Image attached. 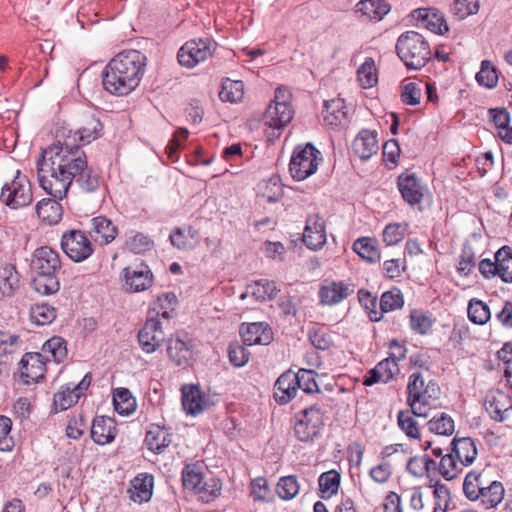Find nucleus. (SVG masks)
I'll use <instances>...</instances> for the list:
<instances>
[{
  "label": "nucleus",
  "mask_w": 512,
  "mask_h": 512,
  "mask_svg": "<svg viewBox=\"0 0 512 512\" xmlns=\"http://www.w3.org/2000/svg\"><path fill=\"white\" fill-rule=\"evenodd\" d=\"M36 170L40 187L58 199L66 197L73 180L83 193H93L100 187V178L88 167L85 152L69 141L58 139L43 149Z\"/></svg>",
  "instance_id": "nucleus-1"
},
{
  "label": "nucleus",
  "mask_w": 512,
  "mask_h": 512,
  "mask_svg": "<svg viewBox=\"0 0 512 512\" xmlns=\"http://www.w3.org/2000/svg\"><path fill=\"white\" fill-rule=\"evenodd\" d=\"M146 56L138 50H124L106 65L103 87L111 94L124 96L135 90L144 74Z\"/></svg>",
  "instance_id": "nucleus-2"
},
{
  "label": "nucleus",
  "mask_w": 512,
  "mask_h": 512,
  "mask_svg": "<svg viewBox=\"0 0 512 512\" xmlns=\"http://www.w3.org/2000/svg\"><path fill=\"white\" fill-rule=\"evenodd\" d=\"M61 260L57 251L48 246L37 248L31 259V269L35 273L32 281L34 289L42 295H52L59 291Z\"/></svg>",
  "instance_id": "nucleus-3"
},
{
  "label": "nucleus",
  "mask_w": 512,
  "mask_h": 512,
  "mask_svg": "<svg viewBox=\"0 0 512 512\" xmlns=\"http://www.w3.org/2000/svg\"><path fill=\"white\" fill-rule=\"evenodd\" d=\"M291 100L292 94L288 88L282 86L276 88L274 97L264 114V123L268 127L265 131L268 142L279 138L282 129L293 119L295 111Z\"/></svg>",
  "instance_id": "nucleus-4"
},
{
  "label": "nucleus",
  "mask_w": 512,
  "mask_h": 512,
  "mask_svg": "<svg viewBox=\"0 0 512 512\" xmlns=\"http://www.w3.org/2000/svg\"><path fill=\"white\" fill-rule=\"evenodd\" d=\"M408 404L412 413L418 417H427L429 410L436 407L440 396V387L433 381L425 384L420 373H412L407 385Z\"/></svg>",
  "instance_id": "nucleus-5"
},
{
  "label": "nucleus",
  "mask_w": 512,
  "mask_h": 512,
  "mask_svg": "<svg viewBox=\"0 0 512 512\" xmlns=\"http://www.w3.org/2000/svg\"><path fill=\"white\" fill-rule=\"evenodd\" d=\"M396 51L404 65L411 70L421 69L431 58L428 42L416 31L402 33L398 37Z\"/></svg>",
  "instance_id": "nucleus-6"
},
{
  "label": "nucleus",
  "mask_w": 512,
  "mask_h": 512,
  "mask_svg": "<svg viewBox=\"0 0 512 512\" xmlns=\"http://www.w3.org/2000/svg\"><path fill=\"white\" fill-rule=\"evenodd\" d=\"M327 419L326 410L318 404L300 411L294 424L295 437L301 442L313 443L321 436Z\"/></svg>",
  "instance_id": "nucleus-7"
},
{
  "label": "nucleus",
  "mask_w": 512,
  "mask_h": 512,
  "mask_svg": "<svg viewBox=\"0 0 512 512\" xmlns=\"http://www.w3.org/2000/svg\"><path fill=\"white\" fill-rule=\"evenodd\" d=\"M0 199L11 209L29 206L33 201V192L27 176L17 171L14 178L3 185Z\"/></svg>",
  "instance_id": "nucleus-8"
},
{
  "label": "nucleus",
  "mask_w": 512,
  "mask_h": 512,
  "mask_svg": "<svg viewBox=\"0 0 512 512\" xmlns=\"http://www.w3.org/2000/svg\"><path fill=\"white\" fill-rule=\"evenodd\" d=\"M319 154L320 152L309 143L305 146H297L289 163L292 178L302 181L313 175L318 169Z\"/></svg>",
  "instance_id": "nucleus-9"
},
{
  "label": "nucleus",
  "mask_w": 512,
  "mask_h": 512,
  "mask_svg": "<svg viewBox=\"0 0 512 512\" xmlns=\"http://www.w3.org/2000/svg\"><path fill=\"white\" fill-rule=\"evenodd\" d=\"M215 49L216 43L209 38L190 40L179 49L178 62L183 67L193 68L210 58Z\"/></svg>",
  "instance_id": "nucleus-10"
},
{
  "label": "nucleus",
  "mask_w": 512,
  "mask_h": 512,
  "mask_svg": "<svg viewBox=\"0 0 512 512\" xmlns=\"http://www.w3.org/2000/svg\"><path fill=\"white\" fill-rule=\"evenodd\" d=\"M61 248L74 262L86 260L94 251L90 239L80 230H70L63 233Z\"/></svg>",
  "instance_id": "nucleus-11"
},
{
  "label": "nucleus",
  "mask_w": 512,
  "mask_h": 512,
  "mask_svg": "<svg viewBox=\"0 0 512 512\" xmlns=\"http://www.w3.org/2000/svg\"><path fill=\"white\" fill-rule=\"evenodd\" d=\"M91 384L90 374H86L82 380L77 383H69L62 386L54 395L53 404L57 411H64L78 402Z\"/></svg>",
  "instance_id": "nucleus-12"
},
{
  "label": "nucleus",
  "mask_w": 512,
  "mask_h": 512,
  "mask_svg": "<svg viewBox=\"0 0 512 512\" xmlns=\"http://www.w3.org/2000/svg\"><path fill=\"white\" fill-rule=\"evenodd\" d=\"M165 334L161 321L157 317H150L138 333L140 347L145 353L155 352L164 342Z\"/></svg>",
  "instance_id": "nucleus-13"
},
{
  "label": "nucleus",
  "mask_w": 512,
  "mask_h": 512,
  "mask_svg": "<svg viewBox=\"0 0 512 512\" xmlns=\"http://www.w3.org/2000/svg\"><path fill=\"white\" fill-rule=\"evenodd\" d=\"M484 407L493 420L503 422L512 411V399L501 390H490L484 398Z\"/></svg>",
  "instance_id": "nucleus-14"
},
{
  "label": "nucleus",
  "mask_w": 512,
  "mask_h": 512,
  "mask_svg": "<svg viewBox=\"0 0 512 512\" xmlns=\"http://www.w3.org/2000/svg\"><path fill=\"white\" fill-rule=\"evenodd\" d=\"M325 221L318 214L309 215L303 232V242L311 250L321 249L326 243Z\"/></svg>",
  "instance_id": "nucleus-15"
},
{
  "label": "nucleus",
  "mask_w": 512,
  "mask_h": 512,
  "mask_svg": "<svg viewBox=\"0 0 512 512\" xmlns=\"http://www.w3.org/2000/svg\"><path fill=\"white\" fill-rule=\"evenodd\" d=\"M125 285L131 292H141L150 288L153 274L148 265L140 263L123 270Z\"/></svg>",
  "instance_id": "nucleus-16"
},
{
  "label": "nucleus",
  "mask_w": 512,
  "mask_h": 512,
  "mask_svg": "<svg viewBox=\"0 0 512 512\" xmlns=\"http://www.w3.org/2000/svg\"><path fill=\"white\" fill-rule=\"evenodd\" d=\"M46 371L44 355L41 353H27L20 361V373L24 383L30 384L43 379Z\"/></svg>",
  "instance_id": "nucleus-17"
},
{
  "label": "nucleus",
  "mask_w": 512,
  "mask_h": 512,
  "mask_svg": "<svg viewBox=\"0 0 512 512\" xmlns=\"http://www.w3.org/2000/svg\"><path fill=\"white\" fill-rule=\"evenodd\" d=\"M418 26L424 27L434 33L444 34L448 29L444 15L434 8H420L411 13Z\"/></svg>",
  "instance_id": "nucleus-18"
},
{
  "label": "nucleus",
  "mask_w": 512,
  "mask_h": 512,
  "mask_svg": "<svg viewBox=\"0 0 512 512\" xmlns=\"http://www.w3.org/2000/svg\"><path fill=\"white\" fill-rule=\"evenodd\" d=\"M390 11V6L383 0H360L354 8L356 17L363 22H378Z\"/></svg>",
  "instance_id": "nucleus-19"
},
{
  "label": "nucleus",
  "mask_w": 512,
  "mask_h": 512,
  "mask_svg": "<svg viewBox=\"0 0 512 512\" xmlns=\"http://www.w3.org/2000/svg\"><path fill=\"white\" fill-rule=\"evenodd\" d=\"M181 392L182 406L188 415L195 416L206 409L208 401L198 385H184Z\"/></svg>",
  "instance_id": "nucleus-20"
},
{
  "label": "nucleus",
  "mask_w": 512,
  "mask_h": 512,
  "mask_svg": "<svg viewBox=\"0 0 512 512\" xmlns=\"http://www.w3.org/2000/svg\"><path fill=\"white\" fill-rule=\"evenodd\" d=\"M398 188L405 202L409 205L421 203L424 187L412 173H403L398 177Z\"/></svg>",
  "instance_id": "nucleus-21"
},
{
  "label": "nucleus",
  "mask_w": 512,
  "mask_h": 512,
  "mask_svg": "<svg viewBox=\"0 0 512 512\" xmlns=\"http://www.w3.org/2000/svg\"><path fill=\"white\" fill-rule=\"evenodd\" d=\"M101 131L102 124L100 121L94 116H89L87 117L85 124L80 128L74 132L70 130L69 134L62 142L69 141L73 145H76L75 142L78 140L83 145L89 144L100 137Z\"/></svg>",
  "instance_id": "nucleus-22"
},
{
  "label": "nucleus",
  "mask_w": 512,
  "mask_h": 512,
  "mask_svg": "<svg viewBox=\"0 0 512 512\" xmlns=\"http://www.w3.org/2000/svg\"><path fill=\"white\" fill-rule=\"evenodd\" d=\"M90 234L96 242L107 245L118 235L117 226L105 216H97L90 220Z\"/></svg>",
  "instance_id": "nucleus-23"
},
{
  "label": "nucleus",
  "mask_w": 512,
  "mask_h": 512,
  "mask_svg": "<svg viewBox=\"0 0 512 512\" xmlns=\"http://www.w3.org/2000/svg\"><path fill=\"white\" fill-rule=\"evenodd\" d=\"M353 290L342 281H325L319 290L321 303L324 305H336L346 299Z\"/></svg>",
  "instance_id": "nucleus-24"
},
{
  "label": "nucleus",
  "mask_w": 512,
  "mask_h": 512,
  "mask_svg": "<svg viewBox=\"0 0 512 512\" xmlns=\"http://www.w3.org/2000/svg\"><path fill=\"white\" fill-rule=\"evenodd\" d=\"M117 434L115 421L110 417H96L91 426V438L98 445L112 442Z\"/></svg>",
  "instance_id": "nucleus-25"
},
{
  "label": "nucleus",
  "mask_w": 512,
  "mask_h": 512,
  "mask_svg": "<svg viewBox=\"0 0 512 512\" xmlns=\"http://www.w3.org/2000/svg\"><path fill=\"white\" fill-rule=\"evenodd\" d=\"M398 373V364L394 360L386 358L369 371L368 375L364 378L363 384L371 386L379 382L388 383Z\"/></svg>",
  "instance_id": "nucleus-26"
},
{
  "label": "nucleus",
  "mask_w": 512,
  "mask_h": 512,
  "mask_svg": "<svg viewBox=\"0 0 512 512\" xmlns=\"http://www.w3.org/2000/svg\"><path fill=\"white\" fill-rule=\"evenodd\" d=\"M152 491L153 476L142 473L131 481L127 494L134 502L143 503L151 499Z\"/></svg>",
  "instance_id": "nucleus-27"
},
{
  "label": "nucleus",
  "mask_w": 512,
  "mask_h": 512,
  "mask_svg": "<svg viewBox=\"0 0 512 512\" xmlns=\"http://www.w3.org/2000/svg\"><path fill=\"white\" fill-rule=\"evenodd\" d=\"M323 118L327 125L342 126L347 123L348 112L345 102L341 98H335L324 102Z\"/></svg>",
  "instance_id": "nucleus-28"
},
{
  "label": "nucleus",
  "mask_w": 512,
  "mask_h": 512,
  "mask_svg": "<svg viewBox=\"0 0 512 512\" xmlns=\"http://www.w3.org/2000/svg\"><path fill=\"white\" fill-rule=\"evenodd\" d=\"M379 150L376 134L370 130H362L353 141V151L361 159H369Z\"/></svg>",
  "instance_id": "nucleus-29"
},
{
  "label": "nucleus",
  "mask_w": 512,
  "mask_h": 512,
  "mask_svg": "<svg viewBox=\"0 0 512 512\" xmlns=\"http://www.w3.org/2000/svg\"><path fill=\"white\" fill-rule=\"evenodd\" d=\"M451 445V451L464 467L471 465L475 461L478 451L472 438H454Z\"/></svg>",
  "instance_id": "nucleus-30"
},
{
  "label": "nucleus",
  "mask_w": 512,
  "mask_h": 512,
  "mask_svg": "<svg viewBox=\"0 0 512 512\" xmlns=\"http://www.w3.org/2000/svg\"><path fill=\"white\" fill-rule=\"evenodd\" d=\"M297 393V381L294 373H283L276 381L274 387V397L280 404H286L291 401Z\"/></svg>",
  "instance_id": "nucleus-31"
},
{
  "label": "nucleus",
  "mask_w": 512,
  "mask_h": 512,
  "mask_svg": "<svg viewBox=\"0 0 512 512\" xmlns=\"http://www.w3.org/2000/svg\"><path fill=\"white\" fill-rule=\"evenodd\" d=\"M171 244L178 250L189 251L200 243L199 233L189 226L187 228H175L170 234Z\"/></svg>",
  "instance_id": "nucleus-32"
},
{
  "label": "nucleus",
  "mask_w": 512,
  "mask_h": 512,
  "mask_svg": "<svg viewBox=\"0 0 512 512\" xmlns=\"http://www.w3.org/2000/svg\"><path fill=\"white\" fill-rule=\"evenodd\" d=\"M171 434L159 425H151L145 436V443L149 450L162 453L171 444Z\"/></svg>",
  "instance_id": "nucleus-33"
},
{
  "label": "nucleus",
  "mask_w": 512,
  "mask_h": 512,
  "mask_svg": "<svg viewBox=\"0 0 512 512\" xmlns=\"http://www.w3.org/2000/svg\"><path fill=\"white\" fill-rule=\"evenodd\" d=\"M58 198H46L36 205V212L39 218L49 225L57 224L63 215V208Z\"/></svg>",
  "instance_id": "nucleus-34"
},
{
  "label": "nucleus",
  "mask_w": 512,
  "mask_h": 512,
  "mask_svg": "<svg viewBox=\"0 0 512 512\" xmlns=\"http://www.w3.org/2000/svg\"><path fill=\"white\" fill-rule=\"evenodd\" d=\"M19 287V274L12 264L0 265V298L11 296Z\"/></svg>",
  "instance_id": "nucleus-35"
},
{
  "label": "nucleus",
  "mask_w": 512,
  "mask_h": 512,
  "mask_svg": "<svg viewBox=\"0 0 512 512\" xmlns=\"http://www.w3.org/2000/svg\"><path fill=\"white\" fill-rule=\"evenodd\" d=\"M167 353L176 365L188 363L192 356L189 344L179 336L171 337L168 340Z\"/></svg>",
  "instance_id": "nucleus-36"
},
{
  "label": "nucleus",
  "mask_w": 512,
  "mask_h": 512,
  "mask_svg": "<svg viewBox=\"0 0 512 512\" xmlns=\"http://www.w3.org/2000/svg\"><path fill=\"white\" fill-rule=\"evenodd\" d=\"M181 476L183 487L193 493L205 479L203 466L199 463L186 464L182 469Z\"/></svg>",
  "instance_id": "nucleus-37"
},
{
  "label": "nucleus",
  "mask_w": 512,
  "mask_h": 512,
  "mask_svg": "<svg viewBox=\"0 0 512 512\" xmlns=\"http://www.w3.org/2000/svg\"><path fill=\"white\" fill-rule=\"evenodd\" d=\"M353 250L357 253L362 259L370 262L376 263L380 261V251L376 245L374 239L369 237H362L357 239L353 243Z\"/></svg>",
  "instance_id": "nucleus-38"
},
{
  "label": "nucleus",
  "mask_w": 512,
  "mask_h": 512,
  "mask_svg": "<svg viewBox=\"0 0 512 512\" xmlns=\"http://www.w3.org/2000/svg\"><path fill=\"white\" fill-rule=\"evenodd\" d=\"M492 121L498 129V136L507 144H512V127L509 126L510 115L505 109H491Z\"/></svg>",
  "instance_id": "nucleus-39"
},
{
  "label": "nucleus",
  "mask_w": 512,
  "mask_h": 512,
  "mask_svg": "<svg viewBox=\"0 0 512 512\" xmlns=\"http://www.w3.org/2000/svg\"><path fill=\"white\" fill-rule=\"evenodd\" d=\"M244 95V84L239 80L229 78L222 81L219 97L223 102L237 103Z\"/></svg>",
  "instance_id": "nucleus-40"
},
{
  "label": "nucleus",
  "mask_w": 512,
  "mask_h": 512,
  "mask_svg": "<svg viewBox=\"0 0 512 512\" xmlns=\"http://www.w3.org/2000/svg\"><path fill=\"white\" fill-rule=\"evenodd\" d=\"M504 487L499 481H492L489 483L484 491H481V497L479 500L486 509L495 508L499 505L504 498Z\"/></svg>",
  "instance_id": "nucleus-41"
},
{
  "label": "nucleus",
  "mask_w": 512,
  "mask_h": 512,
  "mask_svg": "<svg viewBox=\"0 0 512 512\" xmlns=\"http://www.w3.org/2000/svg\"><path fill=\"white\" fill-rule=\"evenodd\" d=\"M428 430L439 436H451L455 431L453 418L447 413L435 415L427 422Z\"/></svg>",
  "instance_id": "nucleus-42"
},
{
  "label": "nucleus",
  "mask_w": 512,
  "mask_h": 512,
  "mask_svg": "<svg viewBox=\"0 0 512 512\" xmlns=\"http://www.w3.org/2000/svg\"><path fill=\"white\" fill-rule=\"evenodd\" d=\"M115 411L120 415H130L135 411L136 402L130 391L126 388H117L113 394Z\"/></svg>",
  "instance_id": "nucleus-43"
},
{
  "label": "nucleus",
  "mask_w": 512,
  "mask_h": 512,
  "mask_svg": "<svg viewBox=\"0 0 512 512\" xmlns=\"http://www.w3.org/2000/svg\"><path fill=\"white\" fill-rule=\"evenodd\" d=\"M498 262V276L505 283L512 282V249L504 246L495 253Z\"/></svg>",
  "instance_id": "nucleus-44"
},
{
  "label": "nucleus",
  "mask_w": 512,
  "mask_h": 512,
  "mask_svg": "<svg viewBox=\"0 0 512 512\" xmlns=\"http://www.w3.org/2000/svg\"><path fill=\"white\" fill-rule=\"evenodd\" d=\"M221 493V482L216 478H205L200 486L195 490V494L199 500L209 503L215 500Z\"/></svg>",
  "instance_id": "nucleus-45"
},
{
  "label": "nucleus",
  "mask_w": 512,
  "mask_h": 512,
  "mask_svg": "<svg viewBox=\"0 0 512 512\" xmlns=\"http://www.w3.org/2000/svg\"><path fill=\"white\" fill-rule=\"evenodd\" d=\"M357 78L362 88L373 87L378 81V74L373 58H366L357 70Z\"/></svg>",
  "instance_id": "nucleus-46"
},
{
  "label": "nucleus",
  "mask_w": 512,
  "mask_h": 512,
  "mask_svg": "<svg viewBox=\"0 0 512 512\" xmlns=\"http://www.w3.org/2000/svg\"><path fill=\"white\" fill-rule=\"evenodd\" d=\"M319 488L322 498H330L338 492L340 474L336 470L324 472L319 477Z\"/></svg>",
  "instance_id": "nucleus-47"
},
{
  "label": "nucleus",
  "mask_w": 512,
  "mask_h": 512,
  "mask_svg": "<svg viewBox=\"0 0 512 512\" xmlns=\"http://www.w3.org/2000/svg\"><path fill=\"white\" fill-rule=\"evenodd\" d=\"M463 468L464 466L459 462L452 451L442 456L438 465L439 473L446 480L455 479L458 474L462 472Z\"/></svg>",
  "instance_id": "nucleus-48"
},
{
  "label": "nucleus",
  "mask_w": 512,
  "mask_h": 512,
  "mask_svg": "<svg viewBox=\"0 0 512 512\" xmlns=\"http://www.w3.org/2000/svg\"><path fill=\"white\" fill-rule=\"evenodd\" d=\"M125 237L126 248L136 254L146 252L153 246L152 240L141 232L130 231Z\"/></svg>",
  "instance_id": "nucleus-49"
},
{
  "label": "nucleus",
  "mask_w": 512,
  "mask_h": 512,
  "mask_svg": "<svg viewBox=\"0 0 512 512\" xmlns=\"http://www.w3.org/2000/svg\"><path fill=\"white\" fill-rule=\"evenodd\" d=\"M491 317L490 309L486 303L476 298L469 301L468 318L471 322L484 325Z\"/></svg>",
  "instance_id": "nucleus-50"
},
{
  "label": "nucleus",
  "mask_w": 512,
  "mask_h": 512,
  "mask_svg": "<svg viewBox=\"0 0 512 512\" xmlns=\"http://www.w3.org/2000/svg\"><path fill=\"white\" fill-rule=\"evenodd\" d=\"M43 353L46 355V359L49 360L51 356L54 362H61L67 355L66 344L61 337H52L47 340L42 347Z\"/></svg>",
  "instance_id": "nucleus-51"
},
{
  "label": "nucleus",
  "mask_w": 512,
  "mask_h": 512,
  "mask_svg": "<svg viewBox=\"0 0 512 512\" xmlns=\"http://www.w3.org/2000/svg\"><path fill=\"white\" fill-rule=\"evenodd\" d=\"M56 315V309L47 303H36L30 309L31 320L37 325L50 324Z\"/></svg>",
  "instance_id": "nucleus-52"
},
{
  "label": "nucleus",
  "mask_w": 512,
  "mask_h": 512,
  "mask_svg": "<svg viewBox=\"0 0 512 512\" xmlns=\"http://www.w3.org/2000/svg\"><path fill=\"white\" fill-rule=\"evenodd\" d=\"M414 416L415 415L412 413V410L400 411L397 415V423L406 436L412 439H419L420 431Z\"/></svg>",
  "instance_id": "nucleus-53"
},
{
  "label": "nucleus",
  "mask_w": 512,
  "mask_h": 512,
  "mask_svg": "<svg viewBox=\"0 0 512 512\" xmlns=\"http://www.w3.org/2000/svg\"><path fill=\"white\" fill-rule=\"evenodd\" d=\"M177 304V297L174 293H163L157 297L153 310L157 315H161L165 319L172 316V312Z\"/></svg>",
  "instance_id": "nucleus-54"
},
{
  "label": "nucleus",
  "mask_w": 512,
  "mask_h": 512,
  "mask_svg": "<svg viewBox=\"0 0 512 512\" xmlns=\"http://www.w3.org/2000/svg\"><path fill=\"white\" fill-rule=\"evenodd\" d=\"M297 381V390L301 389L307 394L319 392V387L315 379V372L312 369H300L294 373Z\"/></svg>",
  "instance_id": "nucleus-55"
},
{
  "label": "nucleus",
  "mask_w": 512,
  "mask_h": 512,
  "mask_svg": "<svg viewBox=\"0 0 512 512\" xmlns=\"http://www.w3.org/2000/svg\"><path fill=\"white\" fill-rule=\"evenodd\" d=\"M282 195V185L278 176H271L261 184V197L267 202H276Z\"/></svg>",
  "instance_id": "nucleus-56"
},
{
  "label": "nucleus",
  "mask_w": 512,
  "mask_h": 512,
  "mask_svg": "<svg viewBox=\"0 0 512 512\" xmlns=\"http://www.w3.org/2000/svg\"><path fill=\"white\" fill-rule=\"evenodd\" d=\"M408 229L407 223H391L383 230V240L388 246L396 245L401 242Z\"/></svg>",
  "instance_id": "nucleus-57"
},
{
  "label": "nucleus",
  "mask_w": 512,
  "mask_h": 512,
  "mask_svg": "<svg viewBox=\"0 0 512 512\" xmlns=\"http://www.w3.org/2000/svg\"><path fill=\"white\" fill-rule=\"evenodd\" d=\"M404 305L402 292L397 289H391L382 294L380 299V308L382 312H390L401 308Z\"/></svg>",
  "instance_id": "nucleus-58"
},
{
  "label": "nucleus",
  "mask_w": 512,
  "mask_h": 512,
  "mask_svg": "<svg viewBox=\"0 0 512 512\" xmlns=\"http://www.w3.org/2000/svg\"><path fill=\"white\" fill-rule=\"evenodd\" d=\"M476 80L479 85L490 89L497 85L496 69L488 60L482 61L480 71L476 74Z\"/></svg>",
  "instance_id": "nucleus-59"
},
{
  "label": "nucleus",
  "mask_w": 512,
  "mask_h": 512,
  "mask_svg": "<svg viewBox=\"0 0 512 512\" xmlns=\"http://www.w3.org/2000/svg\"><path fill=\"white\" fill-rule=\"evenodd\" d=\"M277 493L284 500H291L299 493V484L295 476H284L277 484Z\"/></svg>",
  "instance_id": "nucleus-60"
},
{
  "label": "nucleus",
  "mask_w": 512,
  "mask_h": 512,
  "mask_svg": "<svg viewBox=\"0 0 512 512\" xmlns=\"http://www.w3.org/2000/svg\"><path fill=\"white\" fill-rule=\"evenodd\" d=\"M452 13L462 20L470 15L476 14L479 10L478 0H455L452 5Z\"/></svg>",
  "instance_id": "nucleus-61"
},
{
  "label": "nucleus",
  "mask_w": 512,
  "mask_h": 512,
  "mask_svg": "<svg viewBox=\"0 0 512 512\" xmlns=\"http://www.w3.org/2000/svg\"><path fill=\"white\" fill-rule=\"evenodd\" d=\"M21 347V340L16 334L0 331V356L17 352Z\"/></svg>",
  "instance_id": "nucleus-62"
},
{
  "label": "nucleus",
  "mask_w": 512,
  "mask_h": 512,
  "mask_svg": "<svg viewBox=\"0 0 512 512\" xmlns=\"http://www.w3.org/2000/svg\"><path fill=\"white\" fill-rule=\"evenodd\" d=\"M411 329L419 334H426L432 327V320L421 311L413 310L410 313Z\"/></svg>",
  "instance_id": "nucleus-63"
},
{
  "label": "nucleus",
  "mask_w": 512,
  "mask_h": 512,
  "mask_svg": "<svg viewBox=\"0 0 512 512\" xmlns=\"http://www.w3.org/2000/svg\"><path fill=\"white\" fill-rule=\"evenodd\" d=\"M228 356L230 362L236 367L244 366L250 357V352L247 350V347L240 345L238 343L230 344L228 349Z\"/></svg>",
  "instance_id": "nucleus-64"
}]
</instances>
